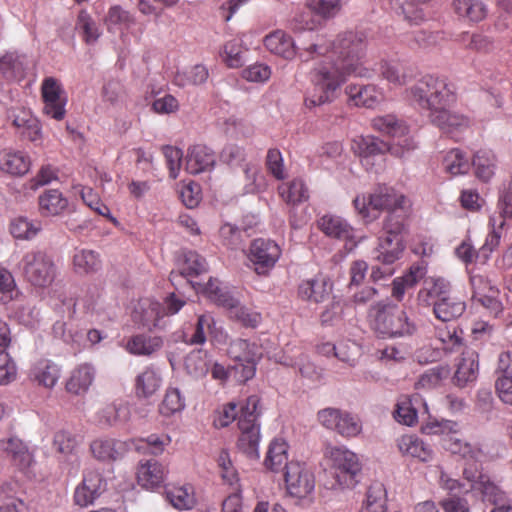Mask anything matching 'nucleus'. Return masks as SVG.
Listing matches in <instances>:
<instances>
[{
  "label": "nucleus",
  "instance_id": "nucleus-24",
  "mask_svg": "<svg viewBox=\"0 0 512 512\" xmlns=\"http://www.w3.org/2000/svg\"><path fill=\"white\" fill-rule=\"evenodd\" d=\"M162 304L151 299H144L138 303L132 314L135 324L147 327L149 331L152 328H162L160 320L164 317L162 314Z\"/></svg>",
  "mask_w": 512,
  "mask_h": 512
},
{
  "label": "nucleus",
  "instance_id": "nucleus-34",
  "mask_svg": "<svg viewBox=\"0 0 512 512\" xmlns=\"http://www.w3.org/2000/svg\"><path fill=\"white\" fill-rule=\"evenodd\" d=\"M265 47L273 54L292 59L297 54L293 39L282 30H276L264 38Z\"/></svg>",
  "mask_w": 512,
  "mask_h": 512
},
{
  "label": "nucleus",
  "instance_id": "nucleus-51",
  "mask_svg": "<svg viewBox=\"0 0 512 512\" xmlns=\"http://www.w3.org/2000/svg\"><path fill=\"white\" fill-rule=\"evenodd\" d=\"M31 166L30 157L22 151H13L5 154L2 162V171L13 176L26 174Z\"/></svg>",
  "mask_w": 512,
  "mask_h": 512
},
{
  "label": "nucleus",
  "instance_id": "nucleus-15",
  "mask_svg": "<svg viewBox=\"0 0 512 512\" xmlns=\"http://www.w3.org/2000/svg\"><path fill=\"white\" fill-rule=\"evenodd\" d=\"M40 90L44 114L57 121L63 120L66 115L67 98L61 82L54 77H46Z\"/></svg>",
  "mask_w": 512,
  "mask_h": 512
},
{
  "label": "nucleus",
  "instance_id": "nucleus-14",
  "mask_svg": "<svg viewBox=\"0 0 512 512\" xmlns=\"http://www.w3.org/2000/svg\"><path fill=\"white\" fill-rule=\"evenodd\" d=\"M462 330L457 328L437 329L436 345L424 346L420 350L419 358H424L427 362H435L443 356L459 352L463 347Z\"/></svg>",
  "mask_w": 512,
  "mask_h": 512
},
{
  "label": "nucleus",
  "instance_id": "nucleus-31",
  "mask_svg": "<svg viewBox=\"0 0 512 512\" xmlns=\"http://www.w3.org/2000/svg\"><path fill=\"white\" fill-rule=\"evenodd\" d=\"M397 447L403 456L427 462L432 459L433 451L427 443L414 434H405L397 439Z\"/></svg>",
  "mask_w": 512,
  "mask_h": 512
},
{
  "label": "nucleus",
  "instance_id": "nucleus-3",
  "mask_svg": "<svg viewBox=\"0 0 512 512\" xmlns=\"http://www.w3.org/2000/svg\"><path fill=\"white\" fill-rule=\"evenodd\" d=\"M424 430L427 433L441 435L442 447L465 460L463 473L466 468L477 469L482 472L480 464L485 458V453L480 447L472 445L463 438L457 422L451 420L435 421L428 423Z\"/></svg>",
  "mask_w": 512,
  "mask_h": 512
},
{
  "label": "nucleus",
  "instance_id": "nucleus-11",
  "mask_svg": "<svg viewBox=\"0 0 512 512\" xmlns=\"http://www.w3.org/2000/svg\"><path fill=\"white\" fill-rule=\"evenodd\" d=\"M402 144L400 141L392 145L374 136H360L353 140L352 149L361 158L363 164H369V159L384 155L390 152L397 157H403L405 152L416 148L412 138H405Z\"/></svg>",
  "mask_w": 512,
  "mask_h": 512
},
{
  "label": "nucleus",
  "instance_id": "nucleus-38",
  "mask_svg": "<svg viewBox=\"0 0 512 512\" xmlns=\"http://www.w3.org/2000/svg\"><path fill=\"white\" fill-rule=\"evenodd\" d=\"M372 127L386 135H389L393 138H397V142L403 143L405 138H409L408 135V126L404 121L399 120L394 115H384L378 116L372 119Z\"/></svg>",
  "mask_w": 512,
  "mask_h": 512
},
{
  "label": "nucleus",
  "instance_id": "nucleus-21",
  "mask_svg": "<svg viewBox=\"0 0 512 512\" xmlns=\"http://www.w3.org/2000/svg\"><path fill=\"white\" fill-rule=\"evenodd\" d=\"M168 468L157 460L150 459L138 464L136 477L138 484L148 490L160 487L166 480Z\"/></svg>",
  "mask_w": 512,
  "mask_h": 512
},
{
  "label": "nucleus",
  "instance_id": "nucleus-49",
  "mask_svg": "<svg viewBox=\"0 0 512 512\" xmlns=\"http://www.w3.org/2000/svg\"><path fill=\"white\" fill-rule=\"evenodd\" d=\"M450 376L448 366L438 365L427 369L418 378L415 388L418 390H430L439 387Z\"/></svg>",
  "mask_w": 512,
  "mask_h": 512
},
{
  "label": "nucleus",
  "instance_id": "nucleus-17",
  "mask_svg": "<svg viewBox=\"0 0 512 512\" xmlns=\"http://www.w3.org/2000/svg\"><path fill=\"white\" fill-rule=\"evenodd\" d=\"M449 106L443 105L436 112L428 114V117L431 123L437 126L443 133L458 140L459 135L471 127L472 121L462 113L449 110Z\"/></svg>",
  "mask_w": 512,
  "mask_h": 512
},
{
  "label": "nucleus",
  "instance_id": "nucleus-22",
  "mask_svg": "<svg viewBox=\"0 0 512 512\" xmlns=\"http://www.w3.org/2000/svg\"><path fill=\"white\" fill-rule=\"evenodd\" d=\"M163 344L161 336L137 333L127 338L124 348L131 355L149 357L159 351Z\"/></svg>",
  "mask_w": 512,
  "mask_h": 512
},
{
  "label": "nucleus",
  "instance_id": "nucleus-27",
  "mask_svg": "<svg viewBox=\"0 0 512 512\" xmlns=\"http://www.w3.org/2000/svg\"><path fill=\"white\" fill-rule=\"evenodd\" d=\"M94 458L102 462H112L123 457L127 443L112 438H98L90 444Z\"/></svg>",
  "mask_w": 512,
  "mask_h": 512
},
{
  "label": "nucleus",
  "instance_id": "nucleus-12",
  "mask_svg": "<svg viewBox=\"0 0 512 512\" xmlns=\"http://www.w3.org/2000/svg\"><path fill=\"white\" fill-rule=\"evenodd\" d=\"M287 494L296 499L310 497L315 489V476L303 462L290 461L284 471Z\"/></svg>",
  "mask_w": 512,
  "mask_h": 512
},
{
  "label": "nucleus",
  "instance_id": "nucleus-7",
  "mask_svg": "<svg viewBox=\"0 0 512 512\" xmlns=\"http://www.w3.org/2000/svg\"><path fill=\"white\" fill-rule=\"evenodd\" d=\"M259 403L260 398L257 395H251L238 408L240 436L237 446L250 457L259 456L260 425L257 423Z\"/></svg>",
  "mask_w": 512,
  "mask_h": 512
},
{
  "label": "nucleus",
  "instance_id": "nucleus-45",
  "mask_svg": "<svg viewBox=\"0 0 512 512\" xmlns=\"http://www.w3.org/2000/svg\"><path fill=\"white\" fill-rule=\"evenodd\" d=\"M278 191L281 198L288 204H299L309 198L308 188L304 181L299 178L281 184Z\"/></svg>",
  "mask_w": 512,
  "mask_h": 512
},
{
  "label": "nucleus",
  "instance_id": "nucleus-56",
  "mask_svg": "<svg viewBox=\"0 0 512 512\" xmlns=\"http://www.w3.org/2000/svg\"><path fill=\"white\" fill-rule=\"evenodd\" d=\"M244 50L242 42L239 39L227 41L220 53L222 61L229 68H238L244 63Z\"/></svg>",
  "mask_w": 512,
  "mask_h": 512
},
{
  "label": "nucleus",
  "instance_id": "nucleus-29",
  "mask_svg": "<svg viewBox=\"0 0 512 512\" xmlns=\"http://www.w3.org/2000/svg\"><path fill=\"white\" fill-rule=\"evenodd\" d=\"M29 377L39 386L52 389L61 377V367L49 359H40L32 366Z\"/></svg>",
  "mask_w": 512,
  "mask_h": 512
},
{
  "label": "nucleus",
  "instance_id": "nucleus-55",
  "mask_svg": "<svg viewBox=\"0 0 512 512\" xmlns=\"http://www.w3.org/2000/svg\"><path fill=\"white\" fill-rule=\"evenodd\" d=\"M411 211L412 207L408 211H394L387 214L383 222L384 235L403 237Z\"/></svg>",
  "mask_w": 512,
  "mask_h": 512
},
{
  "label": "nucleus",
  "instance_id": "nucleus-53",
  "mask_svg": "<svg viewBox=\"0 0 512 512\" xmlns=\"http://www.w3.org/2000/svg\"><path fill=\"white\" fill-rule=\"evenodd\" d=\"M186 406L185 397L180 390L175 387H168L164 398L159 405V413L162 416L170 417L177 413H181Z\"/></svg>",
  "mask_w": 512,
  "mask_h": 512
},
{
  "label": "nucleus",
  "instance_id": "nucleus-44",
  "mask_svg": "<svg viewBox=\"0 0 512 512\" xmlns=\"http://www.w3.org/2000/svg\"><path fill=\"white\" fill-rule=\"evenodd\" d=\"M442 166L451 176H458L468 173L471 163L465 152L459 148H453L444 155Z\"/></svg>",
  "mask_w": 512,
  "mask_h": 512
},
{
  "label": "nucleus",
  "instance_id": "nucleus-43",
  "mask_svg": "<svg viewBox=\"0 0 512 512\" xmlns=\"http://www.w3.org/2000/svg\"><path fill=\"white\" fill-rule=\"evenodd\" d=\"M162 378L153 367H146L135 379V393L138 397L148 398L161 386Z\"/></svg>",
  "mask_w": 512,
  "mask_h": 512
},
{
  "label": "nucleus",
  "instance_id": "nucleus-19",
  "mask_svg": "<svg viewBox=\"0 0 512 512\" xmlns=\"http://www.w3.org/2000/svg\"><path fill=\"white\" fill-rule=\"evenodd\" d=\"M318 228L328 237L345 242L352 249L357 244L355 229L342 217L332 214L323 215L318 220Z\"/></svg>",
  "mask_w": 512,
  "mask_h": 512
},
{
  "label": "nucleus",
  "instance_id": "nucleus-32",
  "mask_svg": "<svg viewBox=\"0 0 512 512\" xmlns=\"http://www.w3.org/2000/svg\"><path fill=\"white\" fill-rule=\"evenodd\" d=\"M94 377V368L89 364H81L71 371L65 383V389L74 395L84 394L92 385Z\"/></svg>",
  "mask_w": 512,
  "mask_h": 512
},
{
  "label": "nucleus",
  "instance_id": "nucleus-33",
  "mask_svg": "<svg viewBox=\"0 0 512 512\" xmlns=\"http://www.w3.org/2000/svg\"><path fill=\"white\" fill-rule=\"evenodd\" d=\"M288 443L282 438H274L268 447L264 466L272 472H280L286 470L288 462Z\"/></svg>",
  "mask_w": 512,
  "mask_h": 512
},
{
  "label": "nucleus",
  "instance_id": "nucleus-46",
  "mask_svg": "<svg viewBox=\"0 0 512 512\" xmlns=\"http://www.w3.org/2000/svg\"><path fill=\"white\" fill-rule=\"evenodd\" d=\"M73 267L78 274L94 273L101 267L99 254L89 249L76 250L73 255Z\"/></svg>",
  "mask_w": 512,
  "mask_h": 512
},
{
  "label": "nucleus",
  "instance_id": "nucleus-5",
  "mask_svg": "<svg viewBox=\"0 0 512 512\" xmlns=\"http://www.w3.org/2000/svg\"><path fill=\"white\" fill-rule=\"evenodd\" d=\"M450 288L448 281L439 278L434 280L430 288L421 289L418 293L420 304L432 306L434 316L442 322L455 320L466 310V303L452 295Z\"/></svg>",
  "mask_w": 512,
  "mask_h": 512
},
{
  "label": "nucleus",
  "instance_id": "nucleus-62",
  "mask_svg": "<svg viewBox=\"0 0 512 512\" xmlns=\"http://www.w3.org/2000/svg\"><path fill=\"white\" fill-rule=\"evenodd\" d=\"M40 229L39 223L30 222L24 217H18L10 224V232L17 239H31L37 235Z\"/></svg>",
  "mask_w": 512,
  "mask_h": 512
},
{
  "label": "nucleus",
  "instance_id": "nucleus-57",
  "mask_svg": "<svg viewBox=\"0 0 512 512\" xmlns=\"http://www.w3.org/2000/svg\"><path fill=\"white\" fill-rule=\"evenodd\" d=\"M213 317L209 314H203L198 317L197 323L193 328V333L184 334V341L190 345H201L206 341V334L210 331L213 324Z\"/></svg>",
  "mask_w": 512,
  "mask_h": 512
},
{
  "label": "nucleus",
  "instance_id": "nucleus-10",
  "mask_svg": "<svg viewBox=\"0 0 512 512\" xmlns=\"http://www.w3.org/2000/svg\"><path fill=\"white\" fill-rule=\"evenodd\" d=\"M326 455L337 483L343 488L354 487L362 469L357 454L344 446H336L329 448Z\"/></svg>",
  "mask_w": 512,
  "mask_h": 512
},
{
  "label": "nucleus",
  "instance_id": "nucleus-61",
  "mask_svg": "<svg viewBox=\"0 0 512 512\" xmlns=\"http://www.w3.org/2000/svg\"><path fill=\"white\" fill-rule=\"evenodd\" d=\"M170 443L171 437L168 434H151L145 439L138 440L135 447L137 450L144 449L153 455H159Z\"/></svg>",
  "mask_w": 512,
  "mask_h": 512
},
{
  "label": "nucleus",
  "instance_id": "nucleus-13",
  "mask_svg": "<svg viewBox=\"0 0 512 512\" xmlns=\"http://www.w3.org/2000/svg\"><path fill=\"white\" fill-rule=\"evenodd\" d=\"M280 246L273 240L257 238L249 247L248 259L257 275L267 276L281 256Z\"/></svg>",
  "mask_w": 512,
  "mask_h": 512
},
{
  "label": "nucleus",
  "instance_id": "nucleus-59",
  "mask_svg": "<svg viewBox=\"0 0 512 512\" xmlns=\"http://www.w3.org/2000/svg\"><path fill=\"white\" fill-rule=\"evenodd\" d=\"M393 415L397 422L407 426H412L417 422V411L408 397L398 400Z\"/></svg>",
  "mask_w": 512,
  "mask_h": 512
},
{
  "label": "nucleus",
  "instance_id": "nucleus-39",
  "mask_svg": "<svg viewBox=\"0 0 512 512\" xmlns=\"http://www.w3.org/2000/svg\"><path fill=\"white\" fill-rule=\"evenodd\" d=\"M452 9L461 19L478 23L487 16V8L480 0H453Z\"/></svg>",
  "mask_w": 512,
  "mask_h": 512
},
{
  "label": "nucleus",
  "instance_id": "nucleus-40",
  "mask_svg": "<svg viewBox=\"0 0 512 512\" xmlns=\"http://www.w3.org/2000/svg\"><path fill=\"white\" fill-rule=\"evenodd\" d=\"M24 295L16 287V283L12 274L2 269V305L6 306V310H18L23 307Z\"/></svg>",
  "mask_w": 512,
  "mask_h": 512
},
{
  "label": "nucleus",
  "instance_id": "nucleus-18",
  "mask_svg": "<svg viewBox=\"0 0 512 512\" xmlns=\"http://www.w3.org/2000/svg\"><path fill=\"white\" fill-rule=\"evenodd\" d=\"M106 481L101 473L96 470H88L85 472L81 484H79L74 492V502L80 507H87L104 492Z\"/></svg>",
  "mask_w": 512,
  "mask_h": 512
},
{
  "label": "nucleus",
  "instance_id": "nucleus-20",
  "mask_svg": "<svg viewBox=\"0 0 512 512\" xmlns=\"http://www.w3.org/2000/svg\"><path fill=\"white\" fill-rule=\"evenodd\" d=\"M4 452L11 465L25 474L35 464L33 452L17 437H11L5 442Z\"/></svg>",
  "mask_w": 512,
  "mask_h": 512
},
{
  "label": "nucleus",
  "instance_id": "nucleus-36",
  "mask_svg": "<svg viewBox=\"0 0 512 512\" xmlns=\"http://www.w3.org/2000/svg\"><path fill=\"white\" fill-rule=\"evenodd\" d=\"M40 213L44 216H57L68 208V199L58 189L45 190L38 199Z\"/></svg>",
  "mask_w": 512,
  "mask_h": 512
},
{
  "label": "nucleus",
  "instance_id": "nucleus-16",
  "mask_svg": "<svg viewBox=\"0 0 512 512\" xmlns=\"http://www.w3.org/2000/svg\"><path fill=\"white\" fill-rule=\"evenodd\" d=\"M464 478L470 482V490L479 492L484 500L490 501L494 507L489 512H512V506L506 503H499L501 494L499 488L491 482L488 475L477 469L466 468Z\"/></svg>",
  "mask_w": 512,
  "mask_h": 512
},
{
  "label": "nucleus",
  "instance_id": "nucleus-9",
  "mask_svg": "<svg viewBox=\"0 0 512 512\" xmlns=\"http://www.w3.org/2000/svg\"><path fill=\"white\" fill-rule=\"evenodd\" d=\"M228 355L235 362L232 370L237 381L245 383L255 375L257 362L262 356V348L255 342L235 339L229 344Z\"/></svg>",
  "mask_w": 512,
  "mask_h": 512
},
{
  "label": "nucleus",
  "instance_id": "nucleus-26",
  "mask_svg": "<svg viewBox=\"0 0 512 512\" xmlns=\"http://www.w3.org/2000/svg\"><path fill=\"white\" fill-rule=\"evenodd\" d=\"M215 163L214 152L206 145L196 144L188 150L185 168L190 174H199L213 168Z\"/></svg>",
  "mask_w": 512,
  "mask_h": 512
},
{
  "label": "nucleus",
  "instance_id": "nucleus-30",
  "mask_svg": "<svg viewBox=\"0 0 512 512\" xmlns=\"http://www.w3.org/2000/svg\"><path fill=\"white\" fill-rule=\"evenodd\" d=\"M405 250L403 237L383 235L378 238L375 259L391 265L399 260Z\"/></svg>",
  "mask_w": 512,
  "mask_h": 512
},
{
  "label": "nucleus",
  "instance_id": "nucleus-58",
  "mask_svg": "<svg viewBox=\"0 0 512 512\" xmlns=\"http://www.w3.org/2000/svg\"><path fill=\"white\" fill-rule=\"evenodd\" d=\"M338 434L346 438H352L359 435L362 431V424L358 417L342 411L335 430Z\"/></svg>",
  "mask_w": 512,
  "mask_h": 512
},
{
  "label": "nucleus",
  "instance_id": "nucleus-41",
  "mask_svg": "<svg viewBox=\"0 0 512 512\" xmlns=\"http://www.w3.org/2000/svg\"><path fill=\"white\" fill-rule=\"evenodd\" d=\"M380 73L394 86H404L414 77L412 68L401 62L385 61L381 63Z\"/></svg>",
  "mask_w": 512,
  "mask_h": 512
},
{
  "label": "nucleus",
  "instance_id": "nucleus-50",
  "mask_svg": "<svg viewBox=\"0 0 512 512\" xmlns=\"http://www.w3.org/2000/svg\"><path fill=\"white\" fill-rule=\"evenodd\" d=\"M130 417V410L126 403H110L98 412V421L106 425H115L126 422Z\"/></svg>",
  "mask_w": 512,
  "mask_h": 512
},
{
  "label": "nucleus",
  "instance_id": "nucleus-1",
  "mask_svg": "<svg viewBox=\"0 0 512 512\" xmlns=\"http://www.w3.org/2000/svg\"><path fill=\"white\" fill-rule=\"evenodd\" d=\"M366 50V36L354 31L340 33L332 42L313 43L300 49L298 56L303 62L319 56L328 60L315 68L313 90L305 98V105L312 108L331 102L346 76H365L368 72L363 67Z\"/></svg>",
  "mask_w": 512,
  "mask_h": 512
},
{
  "label": "nucleus",
  "instance_id": "nucleus-37",
  "mask_svg": "<svg viewBox=\"0 0 512 512\" xmlns=\"http://www.w3.org/2000/svg\"><path fill=\"white\" fill-rule=\"evenodd\" d=\"M470 163L474 167L475 176L483 182H489L495 174L497 157L492 150L480 149Z\"/></svg>",
  "mask_w": 512,
  "mask_h": 512
},
{
  "label": "nucleus",
  "instance_id": "nucleus-63",
  "mask_svg": "<svg viewBox=\"0 0 512 512\" xmlns=\"http://www.w3.org/2000/svg\"><path fill=\"white\" fill-rule=\"evenodd\" d=\"M53 448L64 456L75 455L77 453L78 442L74 435L61 430L54 434Z\"/></svg>",
  "mask_w": 512,
  "mask_h": 512
},
{
  "label": "nucleus",
  "instance_id": "nucleus-23",
  "mask_svg": "<svg viewBox=\"0 0 512 512\" xmlns=\"http://www.w3.org/2000/svg\"><path fill=\"white\" fill-rule=\"evenodd\" d=\"M332 282L325 276H317L304 280L298 287V296L305 301L321 303L327 300L332 292Z\"/></svg>",
  "mask_w": 512,
  "mask_h": 512
},
{
  "label": "nucleus",
  "instance_id": "nucleus-8",
  "mask_svg": "<svg viewBox=\"0 0 512 512\" xmlns=\"http://www.w3.org/2000/svg\"><path fill=\"white\" fill-rule=\"evenodd\" d=\"M23 275L33 287L45 289L52 285L57 276V267L51 256L39 250L27 252L22 260Z\"/></svg>",
  "mask_w": 512,
  "mask_h": 512
},
{
  "label": "nucleus",
  "instance_id": "nucleus-35",
  "mask_svg": "<svg viewBox=\"0 0 512 512\" xmlns=\"http://www.w3.org/2000/svg\"><path fill=\"white\" fill-rule=\"evenodd\" d=\"M346 94L355 106L367 108L374 107L382 98L374 85L350 84L346 87Z\"/></svg>",
  "mask_w": 512,
  "mask_h": 512
},
{
  "label": "nucleus",
  "instance_id": "nucleus-54",
  "mask_svg": "<svg viewBox=\"0 0 512 512\" xmlns=\"http://www.w3.org/2000/svg\"><path fill=\"white\" fill-rule=\"evenodd\" d=\"M208 77V69L204 65L197 64L183 72H177L174 77V83L179 87L196 86L205 83Z\"/></svg>",
  "mask_w": 512,
  "mask_h": 512
},
{
  "label": "nucleus",
  "instance_id": "nucleus-47",
  "mask_svg": "<svg viewBox=\"0 0 512 512\" xmlns=\"http://www.w3.org/2000/svg\"><path fill=\"white\" fill-rule=\"evenodd\" d=\"M207 271V263L205 258L199 255L195 251H188L184 255V263L179 274L175 272H171L170 280L172 283L175 282L176 278L183 277H193L198 276Z\"/></svg>",
  "mask_w": 512,
  "mask_h": 512
},
{
  "label": "nucleus",
  "instance_id": "nucleus-42",
  "mask_svg": "<svg viewBox=\"0 0 512 512\" xmlns=\"http://www.w3.org/2000/svg\"><path fill=\"white\" fill-rule=\"evenodd\" d=\"M166 499L177 510H190L196 505L194 488L190 484L167 488Z\"/></svg>",
  "mask_w": 512,
  "mask_h": 512
},
{
  "label": "nucleus",
  "instance_id": "nucleus-4",
  "mask_svg": "<svg viewBox=\"0 0 512 512\" xmlns=\"http://www.w3.org/2000/svg\"><path fill=\"white\" fill-rule=\"evenodd\" d=\"M368 318L373 331L381 338H397L413 335L416 324L397 304L377 302L369 308Z\"/></svg>",
  "mask_w": 512,
  "mask_h": 512
},
{
  "label": "nucleus",
  "instance_id": "nucleus-60",
  "mask_svg": "<svg viewBox=\"0 0 512 512\" xmlns=\"http://www.w3.org/2000/svg\"><path fill=\"white\" fill-rule=\"evenodd\" d=\"M105 21L109 28L111 26H118L121 29H129L135 24L134 16L119 5L110 7Z\"/></svg>",
  "mask_w": 512,
  "mask_h": 512
},
{
  "label": "nucleus",
  "instance_id": "nucleus-6",
  "mask_svg": "<svg viewBox=\"0 0 512 512\" xmlns=\"http://www.w3.org/2000/svg\"><path fill=\"white\" fill-rule=\"evenodd\" d=\"M357 212L364 219H370V211L398 212L408 211L412 207L410 199L395 188L379 185L369 195L357 196L353 201Z\"/></svg>",
  "mask_w": 512,
  "mask_h": 512
},
{
  "label": "nucleus",
  "instance_id": "nucleus-52",
  "mask_svg": "<svg viewBox=\"0 0 512 512\" xmlns=\"http://www.w3.org/2000/svg\"><path fill=\"white\" fill-rule=\"evenodd\" d=\"M458 42L465 49L481 54H488L494 48L493 40L480 33L463 32L459 35Z\"/></svg>",
  "mask_w": 512,
  "mask_h": 512
},
{
  "label": "nucleus",
  "instance_id": "nucleus-25",
  "mask_svg": "<svg viewBox=\"0 0 512 512\" xmlns=\"http://www.w3.org/2000/svg\"><path fill=\"white\" fill-rule=\"evenodd\" d=\"M221 302L222 307L227 310L229 317L244 327L256 328L262 321L260 312L242 305L235 297H226Z\"/></svg>",
  "mask_w": 512,
  "mask_h": 512
},
{
  "label": "nucleus",
  "instance_id": "nucleus-64",
  "mask_svg": "<svg viewBox=\"0 0 512 512\" xmlns=\"http://www.w3.org/2000/svg\"><path fill=\"white\" fill-rule=\"evenodd\" d=\"M81 198L83 202L97 214L108 218L111 222L116 223L117 220L111 216L108 206L103 204L97 193L90 187H83L81 190Z\"/></svg>",
  "mask_w": 512,
  "mask_h": 512
},
{
  "label": "nucleus",
  "instance_id": "nucleus-48",
  "mask_svg": "<svg viewBox=\"0 0 512 512\" xmlns=\"http://www.w3.org/2000/svg\"><path fill=\"white\" fill-rule=\"evenodd\" d=\"M360 512H386V490L382 483L368 487Z\"/></svg>",
  "mask_w": 512,
  "mask_h": 512
},
{
  "label": "nucleus",
  "instance_id": "nucleus-2",
  "mask_svg": "<svg viewBox=\"0 0 512 512\" xmlns=\"http://www.w3.org/2000/svg\"><path fill=\"white\" fill-rule=\"evenodd\" d=\"M406 99L421 110L432 114L443 105H452L457 100L454 85L446 78L425 75L406 89Z\"/></svg>",
  "mask_w": 512,
  "mask_h": 512
},
{
  "label": "nucleus",
  "instance_id": "nucleus-28",
  "mask_svg": "<svg viewBox=\"0 0 512 512\" xmlns=\"http://www.w3.org/2000/svg\"><path fill=\"white\" fill-rule=\"evenodd\" d=\"M478 376V354L472 349L462 351L453 382L458 387H465L476 381Z\"/></svg>",
  "mask_w": 512,
  "mask_h": 512
}]
</instances>
